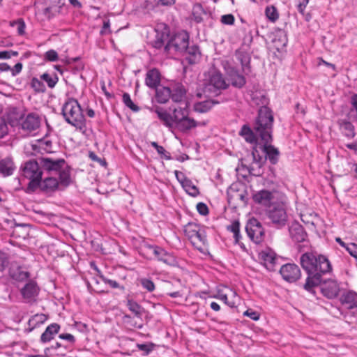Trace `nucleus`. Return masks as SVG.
Returning <instances> with one entry per match:
<instances>
[{
	"mask_svg": "<svg viewBox=\"0 0 357 357\" xmlns=\"http://www.w3.org/2000/svg\"><path fill=\"white\" fill-rule=\"evenodd\" d=\"M123 102L126 107L130 108L133 112H138L139 107L137 106L131 100L130 96L128 93H124L122 96Z\"/></svg>",
	"mask_w": 357,
	"mask_h": 357,
	"instance_id": "nucleus-45",
	"label": "nucleus"
},
{
	"mask_svg": "<svg viewBox=\"0 0 357 357\" xmlns=\"http://www.w3.org/2000/svg\"><path fill=\"white\" fill-rule=\"evenodd\" d=\"M39 162L42 171L50 174L59 175V178H61L62 184L71 183L70 168L64 159L43 156L39 158Z\"/></svg>",
	"mask_w": 357,
	"mask_h": 357,
	"instance_id": "nucleus-3",
	"label": "nucleus"
},
{
	"mask_svg": "<svg viewBox=\"0 0 357 357\" xmlns=\"http://www.w3.org/2000/svg\"><path fill=\"white\" fill-rule=\"evenodd\" d=\"M70 184L63 185L61 183V178L59 180L53 176L47 177L40 180L38 183V188L45 193H52L56 190H63Z\"/></svg>",
	"mask_w": 357,
	"mask_h": 357,
	"instance_id": "nucleus-9",
	"label": "nucleus"
},
{
	"mask_svg": "<svg viewBox=\"0 0 357 357\" xmlns=\"http://www.w3.org/2000/svg\"><path fill=\"white\" fill-rule=\"evenodd\" d=\"M186 90L181 83L174 84L171 88L170 98L175 102L183 104L185 101Z\"/></svg>",
	"mask_w": 357,
	"mask_h": 357,
	"instance_id": "nucleus-18",
	"label": "nucleus"
},
{
	"mask_svg": "<svg viewBox=\"0 0 357 357\" xmlns=\"http://www.w3.org/2000/svg\"><path fill=\"white\" fill-rule=\"evenodd\" d=\"M308 3H309V0H298V1L296 3V7H297L298 11L300 13L303 14Z\"/></svg>",
	"mask_w": 357,
	"mask_h": 357,
	"instance_id": "nucleus-58",
	"label": "nucleus"
},
{
	"mask_svg": "<svg viewBox=\"0 0 357 357\" xmlns=\"http://www.w3.org/2000/svg\"><path fill=\"white\" fill-rule=\"evenodd\" d=\"M181 185L185 191L192 197H197L199 194L198 188L190 178H183L181 181Z\"/></svg>",
	"mask_w": 357,
	"mask_h": 357,
	"instance_id": "nucleus-36",
	"label": "nucleus"
},
{
	"mask_svg": "<svg viewBox=\"0 0 357 357\" xmlns=\"http://www.w3.org/2000/svg\"><path fill=\"white\" fill-rule=\"evenodd\" d=\"M168 35L165 33H158L155 36V39L153 41V47L156 49H160L164 46L165 42L167 40Z\"/></svg>",
	"mask_w": 357,
	"mask_h": 357,
	"instance_id": "nucleus-43",
	"label": "nucleus"
},
{
	"mask_svg": "<svg viewBox=\"0 0 357 357\" xmlns=\"http://www.w3.org/2000/svg\"><path fill=\"white\" fill-rule=\"evenodd\" d=\"M47 320V316L44 314H36L29 320V325L35 328L43 324Z\"/></svg>",
	"mask_w": 357,
	"mask_h": 357,
	"instance_id": "nucleus-44",
	"label": "nucleus"
},
{
	"mask_svg": "<svg viewBox=\"0 0 357 357\" xmlns=\"http://www.w3.org/2000/svg\"><path fill=\"white\" fill-rule=\"evenodd\" d=\"M280 273L282 278L289 282H296L301 275L299 267L295 264H287L282 266L280 268Z\"/></svg>",
	"mask_w": 357,
	"mask_h": 357,
	"instance_id": "nucleus-11",
	"label": "nucleus"
},
{
	"mask_svg": "<svg viewBox=\"0 0 357 357\" xmlns=\"http://www.w3.org/2000/svg\"><path fill=\"white\" fill-rule=\"evenodd\" d=\"M265 14L271 22H275L279 17L278 10L273 6H267L265 10Z\"/></svg>",
	"mask_w": 357,
	"mask_h": 357,
	"instance_id": "nucleus-47",
	"label": "nucleus"
},
{
	"mask_svg": "<svg viewBox=\"0 0 357 357\" xmlns=\"http://www.w3.org/2000/svg\"><path fill=\"white\" fill-rule=\"evenodd\" d=\"M22 69V64L21 63H17L13 68H10L12 75H16L17 74L20 73Z\"/></svg>",
	"mask_w": 357,
	"mask_h": 357,
	"instance_id": "nucleus-64",
	"label": "nucleus"
},
{
	"mask_svg": "<svg viewBox=\"0 0 357 357\" xmlns=\"http://www.w3.org/2000/svg\"><path fill=\"white\" fill-rule=\"evenodd\" d=\"M259 145L261 144H256L253 148V151L252 152L253 161L250 165L248 167V170L250 174L255 176H259L263 174L262 166L265 162L264 158L259 154L258 149Z\"/></svg>",
	"mask_w": 357,
	"mask_h": 357,
	"instance_id": "nucleus-10",
	"label": "nucleus"
},
{
	"mask_svg": "<svg viewBox=\"0 0 357 357\" xmlns=\"http://www.w3.org/2000/svg\"><path fill=\"white\" fill-rule=\"evenodd\" d=\"M182 105L183 106H179L177 108L174 109L173 110V118L174 120V123L178 122V121L181 120L182 119L186 117L188 115V103L184 102Z\"/></svg>",
	"mask_w": 357,
	"mask_h": 357,
	"instance_id": "nucleus-38",
	"label": "nucleus"
},
{
	"mask_svg": "<svg viewBox=\"0 0 357 357\" xmlns=\"http://www.w3.org/2000/svg\"><path fill=\"white\" fill-rule=\"evenodd\" d=\"M139 282L142 287L148 291L151 292L155 289V284L149 278H141Z\"/></svg>",
	"mask_w": 357,
	"mask_h": 357,
	"instance_id": "nucleus-50",
	"label": "nucleus"
},
{
	"mask_svg": "<svg viewBox=\"0 0 357 357\" xmlns=\"http://www.w3.org/2000/svg\"><path fill=\"white\" fill-rule=\"evenodd\" d=\"M43 82L41 79L33 77L31 79V86L36 92L43 93L45 91L46 88Z\"/></svg>",
	"mask_w": 357,
	"mask_h": 357,
	"instance_id": "nucleus-46",
	"label": "nucleus"
},
{
	"mask_svg": "<svg viewBox=\"0 0 357 357\" xmlns=\"http://www.w3.org/2000/svg\"><path fill=\"white\" fill-rule=\"evenodd\" d=\"M231 84L233 86L241 88L245 84V77L238 73L231 75Z\"/></svg>",
	"mask_w": 357,
	"mask_h": 357,
	"instance_id": "nucleus-48",
	"label": "nucleus"
},
{
	"mask_svg": "<svg viewBox=\"0 0 357 357\" xmlns=\"http://www.w3.org/2000/svg\"><path fill=\"white\" fill-rule=\"evenodd\" d=\"M65 121L82 133L86 131V120L79 102L75 98L68 99L62 106Z\"/></svg>",
	"mask_w": 357,
	"mask_h": 357,
	"instance_id": "nucleus-2",
	"label": "nucleus"
},
{
	"mask_svg": "<svg viewBox=\"0 0 357 357\" xmlns=\"http://www.w3.org/2000/svg\"><path fill=\"white\" fill-rule=\"evenodd\" d=\"M323 294L328 298H334L338 296L340 287L335 280L328 281L321 289Z\"/></svg>",
	"mask_w": 357,
	"mask_h": 357,
	"instance_id": "nucleus-24",
	"label": "nucleus"
},
{
	"mask_svg": "<svg viewBox=\"0 0 357 357\" xmlns=\"http://www.w3.org/2000/svg\"><path fill=\"white\" fill-rule=\"evenodd\" d=\"M155 112L159 119L163 122L165 126L172 128L175 124L173 115L160 108H157Z\"/></svg>",
	"mask_w": 357,
	"mask_h": 357,
	"instance_id": "nucleus-34",
	"label": "nucleus"
},
{
	"mask_svg": "<svg viewBox=\"0 0 357 357\" xmlns=\"http://www.w3.org/2000/svg\"><path fill=\"white\" fill-rule=\"evenodd\" d=\"M40 78L42 81L45 82L50 89H53L59 82V77L55 73H44L40 75Z\"/></svg>",
	"mask_w": 357,
	"mask_h": 357,
	"instance_id": "nucleus-39",
	"label": "nucleus"
},
{
	"mask_svg": "<svg viewBox=\"0 0 357 357\" xmlns=\"http://www.w3.org/2000/svg\"><path fill=\"white\" fill-rule=\"evenodd\" d=\"M227 229L233 234L240 231V224L238 221H234L230 225L227 226Z\"/></svg>",
	"mask_w": 357,
	"mask_h": 357,
	"instance_id": "nucleus-63",
	"label": "nucleus"
},
{
	"mask_svg": "<svg viewBox=\"0 0 357 357\" xmlns=\"http://www.w3.org/2000/svg\"><path fill=\"white\" fill-rule=\"evenodd\" d=\"M268 219L278 227L284 226L287 222V213L285 208L278 204L270 207L267 211Z\"/></svg>",
	"mask_w": 357,
	"mask_h": 357,
	"instance_id": "nucleus-7",
	"label": "nucleus"
},
{
	"mask_svg": "<svg viewBox=\"0 0 357 357\" xmlns=\"http://www.w3.org/2000/svg\"><path fill=\"white\" fill-rule=\"evenodd\" d=\"M18 52L16 51H1L0 52V59H8L12 56H17Z\"/></svg>",
	"mask_w": 357,
	"mask_h": 357,
	"instance_id": "nucleus-56",
	"label": "nucleus"
},
{
	"mask_svg": "<svg viewBox=\"0 0 357 357\" xmlns=\"http://www.w3.org/2000/svg\"><path fill=\"white\" fill-rule=\"evenodd\" d=\"M200 229L199 225L190 222L187 225L185 226L184 232L186 236L191 241L194 236L197 234L198 231Z\"/></svg>",
	"mask_w": 357,
	"mask_h": 357,
	"instance_id": "nucleus-42",
	"label": "nucleus"
},
{
	"mask_svg": "<svg viewBox=\"0 0 357 357\" xmlns=\"http://www.w3.org/2000/svg\"><path fill=\"white\" fill-rule=\"evenodd\" d=\"M305 283L303 285L304 289L311 294H314V287H318L322 280V273L307 274Z\"/></svg>",
	"mask_w": 357,
	"mask_h": 357,
	"instance_id": "nucleus-21",
	"label": "nucleus"
},
{
	"mask_svg": "<svg viewBox=\"0 0 357 357\" xmlns=\"http://www.w3.org/2000/svg\"><path fill=\"white\" fill-rule=\"evenodd\" d=\"M230 296L231 298L229 300L228 294L218 293L217 296L215 297L222 301L226 305H227L230 307H235L237 301L238 300L237 294L236 291L229 290Z\"/></svg>",
	"mask_w": 357,
	"mask_h": 357,
	"instance_id": "nucleus-35",
	"label": "nucleus"
},
{
	"mask_svg": "<svg viewBox=\"0 0 357 357\" xmlns=\"http://www.w3.org/2000/svg\"><path fill=\"white\" fill-rule=\"evenodd\" d=\"M147 248L152 251L153 254L158 261H162L163 263L170 266L176 264V261L175 257L163 248L159 246L151 245H148Z\"/></svg>",
	"mask_w": 357,
	"mask_h": 357,
	"instance_id": "nucleus-15",
	"label": "nucleus"
},
{
	"mask_svg": "<svg viewBox=\"0 0 357 357\" xmlns=\"http://www.w3.org/2000/svg\"><path fill=\"white\" fill-rule=\"evenodd\" d=\"M254 130H255L254 128ZM239 135L242 136L247 142L250 144H255L259 139H261V136L257 133L256 130L254 131L247 125L242 126Z\"/></svg>",
	"mask_w": 357,
	"mask_h": 357,
	"instance_id": "nucleus-27",
	"label": "nucleus"
},
{
	"mask_svg": "<svg viewBox=\"0 0 357 357\" xmlns=\"http://www.w3.org/2000/svg\"><path fill=\"white\" fill-rule=\"evenodd\" d=\"M39 291L36 282L30 280L21 289L20 293L26 303H32L36 301Z\"/></svg>",
	"mask_w": 357,
	"mask_h": 357,
	"instance_id": "nucleus-12",
	"label": "nucleus"
},
{
	"mask_svg": "<svg viewBox=\"0 0 357 357\" xmlns=\"http://www.w3.org/2000/svg\"><path fill=\"white\" fill-rule=\"evenodd\" d=\"M176 128L183 132H186L197 126H204V122H197L195 119L188 118V116L175 123Z\"/></svg>",
	"mask_w": 357,
	"mask_h": 357,
	"instance_id": "nucleus-20",
	"label": "nucleus"
},
{
	"mask_svg": "<svg viewBox=\"0 0 357 357\" xmlns=\"http://www.w3.org/2000/svg\"><path fill=\"white\" fill-rule=\"evenodd\" d=\"M8 133V126L6 121L0 118V138L3 137Z\"/></svg>",
	"mask_w": 357,
	"mask_h": 357,
	"instance_id": "nucleus-60",
	"label": "nucleus"
},
{
	"mask_svg": "<svg viewBox=\"0 0 357 357\" xmlns=\"http://www.w3.org/2000/svg\"><path fill=\"white\" fill-rule=\"evenodd\" d=\"M11 26L17 25V33L19 35H23L25 33V23L22 19L10 22Z\"/></svg>",
	"mask_w": 357,
	"mask_h": 357,
	"instance_id": "nucleus-52",
	"label": "nucleus"
},
{
	"mask_svg": "<svg viewBox=\"0 0 357 357\" xmlns=\"http://www.w3.org/2000/svg\"><path fill=\"white\" fill-rule=\"evenodd\" d=\"M274 199L273 192L268 190H260L253 196V199L256 203L265 206H268Z\"/></svg>",
	"mask_w": 357,
	"mask_h": 357,
	"instance_id": "nucleus-22",
	"label": "nucleus"
},
{
	"mask_svg": "<svg viewBox=\"0 0 357 357\" xmlns=\"http://www.w3.org/2000/svg\"><path fill=\"white\" fill-rule=\"evenodd\" d=\"M14 165L9 158H4L0 160V174L3 176H8L13 174Z\"/></svg>",
	"mask_w": 357,
	"mask_h": 357,
	"instance_id": "nucleus-31",
	"label": "nucleus"
},
{
	"mask_svg": "<svg viewBox=\"0 0 357 357\" xmlns=\"http://www.w3.org/2000/svg\"><path fill=\"white\" fill-rule=\"evenodd\" d=\"M137 347L140 350L145 352L144 355H148L155 347V344L152 342L147 344H137Z\"/></svg>",
	"mask_w": 357,
	"mask_h": 357,
	"instance_id": "nucleus-51",
	"label": "nucleus"
},
{
	"mask_svg": "<svg viewBox=\"0 0 357 357\" xmlns=\"http://www.w3.org/2000/svg\"><path fill=\"white\" fill-rule=\"evenodd\" d=\"M261 141L262 142L263 144L259 145V149H261L262 152L264 153V160L268 159L271 164H276L278 161L279 151L274 146L268 144L272 141V132L271 133L270 141L266 142L261 137Z\"/></svg>",
	"mask_w": 357,
	"mask_h": 357,
	"instance_id": "nucleus-14",
	"label": "nucleus"
},
{
	"mask_svg": "<svg viewBox=\"0 0 357 357\" xmlns=\"http://www.w3.org/2000/svg\"><path fill=\"white\" fill-rule=\"evenodd\" d=\"M182 54L190 64L196 63L200 59L201 53L197 45L188 46Z\"/></svg>",
	"mask_w": 357,
	"mask_h": 357,
	"instance_id": "nucleus-25",
	"label": "nucleus"
},
{
	"mask_svg": "<svg viewBox=\"0 0 357 357\" xmlns=\"http://www.w3.org/2000/svg\"><path fill=\"white\" fill-rule=\"evenodd\" d=\"M22 176L29 181L27 185L26 192H33L38 188L39 181L42 178L43 171L38 160H30L21 167Z\"/></svg>",
	"mask_w": 357,
	"mask_h": 357,
	"instance_id": "nucleus-5",
	"label": "nucleus"
},
{
	"mask_svg": "<svg viewBox=\"0 0 357 357\" xmlns=\"http://www.w3.org/2000/svg\"><path fill=\"white\" fill-rule=\"evenodd\" d=\"M209 84L217 89H225L228 86L222 73L215 69L210 72Z\"/></svg>",
	"mask_w": 357,
	"mask_h": 357,
	"instance_id": "nucleus-19",
	"label": "nucleus"
},
{
	"mask_svg": "<svg viewBox=\"0 0 357 357\" xmlns=\"http://www.w3.org/2000/svg\"><path fill=\"white\" fill-rule=\"evenodd\" d=\"M190 241L197 250L202 251L203 249L202 245H204L207 241L205 231L200 228L197 234L194 236Z\"/></svg>",
	"mask_w": 357,
	"mask_h": 357,
	"instance_id": "nucleus-32",
	"label": "nucleus"
},
{
	"mask_svg": "<svg viewBox=\"0 0 357 357\" xmlns=\"http://www.w3.org/2000/svg\"><path fill=\"white\" fill-rule=\"evenodd\" d=\"M197 210L199 214L206 215L208 213V206L202 202H199L197 204Z\"/></svg>",
	"mask_w": 357,
	"mask_h": 357,
	"instance_id": "nucleus-59",
	"label": "nucleus"
},
{
	"mask_svg": "<svg viewBox=\"0 0 357 357\" xmlns=\"http://www.w3.org/2000/svg\"><path fill=\"white\" fill-rule=\"evenodd\" d=\"M342 304L348 305V308L353 309L357 307V293L354 291L344 292L340 298Z\"/></svg>",
	"mask_w": 357,
	"mask_h": 357,
	"instance_id": "nucleus-29",
	"label": "nucleus"
},
{
	"mask_svg": "<svg viewBox=\"0 0 357 357\" xmlns=\"http://www.w3.org/2000/svg\"><path fill=\"white\" fill-rule=\"evenodd\" d=\"M10 277L17 281H24L29 278V273L20 267L11 268L10 270Z\"/></svg>",
	"mask_w": 357,
	"mask_h": 357,
	"instance_id": "nucleus-37",
	"label": "nucleus"
},
{
	"mask_svg": "<svg viewBox=\"0 0 357 357\" xmlns=\"http://www.w3.org/2000/svg\"><path fill=\"white\" fill-rule=\"evenodd\" d=\"M60 326L58 324L53 323L49 325L40 336V341L43 343L50 342L54 336L59 333Z\"/></svg>",
	"mask_w": 357,
	"mask_h": 357,
	"instance_id": "nucleus-28",
	"label": "nucleus"
},
{
	"mask_svg": "<svg viewBox=\"0 0 357 357\" xmlns=\"http://www.w3.org/2000/svg\"><path fill=\"white\" fill-rule=\"evenodd\" d=\"M259 259L267 270L270 271L275 270L278 259L274 251L271 249L262 250L259 254Z\"/></svg>",
	"mask_w": 357,
	"mask_h": 357,
	"instance_id": "nucleus-13",
	"label": "nucleus"
},
{
	"mask_svg": "<svg viewBox=\"0 0 357 357\" xmlns=\"http://www.w3.org/2000/svg\"><path fill=\"white\" fill-rule=\"evenodd\" d=\"M289 234L292 240L296 243H301L305 241L307 233L304 228L299 223H293L289 227Z\"/></svg>",
	"mask_w": 357,
	"mask_h": 357,
	"instance_id": "nucleus-17",
	"label": "nucleus"
},
{
	"mask_svg": "<svg viewBox=\"0 0 357 357\" xmlns=\"http://www.w3.org/2000/svg\"><path fill=\"white\" fill-rule=\"evenodd\" d=\"M127 307L137 318H141L144 312V308L132 300H128Z\"/></svg>",
	"mask_w": 357,
	"mask_h": 357,
	"instance_id": "nucleus-41",
	"label": "nucleus"
},
{
	"mask_svg": "<svg viewBox=\"0 0 357 357\" xmlns=\"http://www.w3.org/2000/svg\"><path fill=\"white\" fill-rule=\"evenodd\" d=\"M110 22L109 20H104L103 22V26L102 27V29L100 30V34L105 35L107 33H110Z\"/></svg>",
	"mask_w": 357,
	"mask_h": 357,
	"instance_id": "nucleus-62",
	"label": "nucleus"
},
{
	"mask_svg": "<svg viewBox=\"0 0 357 357\" xmlns=\"http://www.w3.org/2000/svg\"><path fill=\"white\" fill-rule=\"evenodd\" d=\"M155 89V99L157 102L161 104L166 103L170 98L171 89L165 86H159Z\"/></svg>",
	"mask_w": 357,
	"mask_h": 357,
	"instance_id": "nucleus-30",
	"label": "nucleus"
},
{
	"mask_svg": "<svg viewBox=\"0 0 357 357\" xmlns=\"http://www.w3.org/2000/svg\"><path fill=\"white\" fill-rule=\"evenodd\" d=\"M347 251L351 256L357 259V244L351 243L347 245Z\"/></svg>",
	"mask_w": 357,
	"mask_h": 357,
	"instance_id": "nucleus-55",
	"label": "nucleus"
},
{
	"mask_svg": "<svg viewBox=\"0 0 357 357\" xmlns=\"http://www.w3.org/2000/svg\"><path fill=\"white\" fill-rule=\"evenodd\" d=\"M302 268L307 274H327L332 271V265L328 259L316 252H307L303 254L300 258Z\"/></svg>",
	"mask_w": 357,
	"mask_h": 357,
	"instance_id": "nucleus-4",
	"label": "nucleus"
},
{
	"mask_svg": "<svg viewBox=\"0 0 357 357\" xmlns=\"http://www.w3.org/2000/svg\"><path fill=\"white\" fill-rule=\"evenodd\" d=\"M236 56L238 61L241 63L242 68L244 71L246 68H249L250 61V56L249 54L242 50H237L236 52Z\"/></svg>",
	"mask_w": 357,
	"mask_h": 357,
	"instance_id": "nucleus-40",
	"label": "nucleus"
},
{
	"mask_svg": "<svg viewBox=\"0 0 357 357\" xmlns=\"http://www.w3.org/2000/svg\"><path fill=\"white\" fill-rule=\"evenodd\" d=\"M160 82V74L157 69L153 68L146 73L145 84L147 86L151 89H156Z\"/></svg>",
	"mask_w": 357,
	"mask_h": 357,
	"instance_id": "nucleus-26",
	"label": "nucleus"
},
{
	"mask_svg": "<svg viewBox=\"0 0 357 357\" xmlns=\"http://www.w3.org/2000/svg\"><path fill=\"white\" fill-rule=\"evenodd\" d=\"M100 278L105 284L109 285L113 289H120L122 291L124 290V287L121 286L116 280L108 279L103 275H100Z\"/></svg>",
	"mask_w": 357,
	"mask_h": 357,
	"instance_id": "nucleus-49",
	"label": "nucleus"
},
{
	"mask_svg": "<svg viewBox=\"0 0 357 357\" xmlns=\"http://www.w3.org/2000/svg\"><path fill=\"white\" fill-rule=\"evenodd\" d=\"M44 56L45 59L49 61H56L59 59L57 52L54 50L46 52Z\"/></svg>",
	"mask_w": 357,
	"mask_h": 357,
	"instance_id": "nucleus-53",
	"label": "nucleus"
},
{
	"mask_svg": "<svg viewBox=\"0 0 357 357\" xmlns=\"http://www.w3.org/2000/svg\"><path fill=\"white\" fill-rule=\"evenodd\" d=\"M39 126L40 120L34 114H29L24 119H22L20 123V128L25 134H30L36 131Z\"/></svg>",
	"mask_w": 357,
	"mask_h": 357,
	"instance_id": "nucleus-16",
	"label": "nucleus"
},
{
	"mask_svg": "<svg viewBox=\"0 0 357 357\" xmlns=\"http://www.w3.org/2000/svg\"><path fill=\"white\" fill-rule=\"evenodd\" d=\"M245 231L248 237L255 243L258 244L263 240L264 230L257 219H250L246 225Z\"/></svg>",
	"mask_w": 357,
	"mask_h": 357,
	"instance_id": "nucleus-8",
	"label": "nucleus"
},
{
	"mask_svg": "<svg viewBox=\"0 0 357 357\" xmlns=\"http://www.w3.org/2000/svg\"><path fill=\"white\" fill-rule=\"evenodd\" d=\"M243 315L250 317L251 319L257 321L259 319V314L252 309H248L243 312Z\"/></svg>",
	"mask_w": 357,
	"mask_h": 357,
	"instance_id": "nucleus-57",
	"label": "nucleus"
},
{
	"mask_svg": "<svg viewBox=\"0 0 357 357\" xmlns=\"http://www.w3.org/2000/svg\"><path fill=\"white\" fill-rule=\"evenodd\" d=\"M234 17L232 14L224 15L221 17V22L227 25H232L234 24Z\"/></svg>",
	"mask_w": 357,
	"mask_h": 357,
	"instance_id": "nucleus-54",
	"label": "nucleus"
},
{
	"mask_svg": "<svg viewBox=\"0 0 357 357\" xmlns=\"http://www.w3.org/2000/svg\"><path fill=\"white\" fill-rule=\"evenodd\" d=\"M7 264L8 258L6 255L2 252H0V272H3Z\"/></svg>",
	"mask_w": 357,
	"mask_h": 357,
	"instance_id": "nucleus-61",
	"label": "nucleus"
},
{
	"mask_svg": "<svg viewBox=\"0 0 357 357\" xmlns=\"http://www.w3.org/2000/svg\"><path fill=\"white\" fill-rule=\"evenodd\" d=\"M251 104L259 107L258 116L255 123V129L261 137L268 142L273 131V116L267 107L268 98L263 91H254L250 93Z\"/></svg>",
	"mask_w": 357,
	"mask_h": 357,
	"instance_id": "nucleus-1",
	"label": "nucleus"
},
{
	"mask_svg": "<svg viewBox=\"0 0 357 357\" xmlns=\"http://www.w3.org/2000/svg\"><path fill=\"white\" fill-rule=\"evenodd\" d=\"M189 45V36L186 31L175 34L165 46V51L169 52L171 50L182 53Z\"/></svg>",
	"mask_w": 357,
	"mask_h": 357,
	"instance_id": "nucleus-6",
	"label": "nucleus"
},
{
	"mask_svg": "<svg viewBox=\"0 0 357 357\" xmlns=\"http://www.w3.org/2000/svg\"><path fill=\"white\" fill-rule=\"evenodd\" d=\"M218 103V101L213 100H207L202 102H198L195 103L194 110L199 113H205L208 112L213 105Z\"/></svg>",
	"mask_w": 357,
	"mask_h": 357,
	"instance_id": "nucleus-33",
	"label": "nucleus"
},
{
	"mask_svg": "<svg viewBox=\"0 0 357 357\" xmlns=\"http://www.w3.org/2000/svg\"><path fill=\"white\" fill-rule=\"evenodd\" d=\"M31 149L36 153H52V142L47 139H42L38 140L35 143L31 144Z\"/></svg>",
	"mask_w": 357,
	"mask_h": 357,
	"instance_id": "nucleus-23",
	"label": "nucleus"
}]
</instances>
